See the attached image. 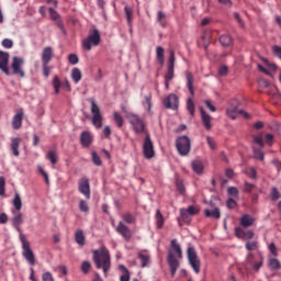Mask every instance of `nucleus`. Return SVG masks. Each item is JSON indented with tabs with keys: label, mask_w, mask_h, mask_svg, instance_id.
<instances>
[{
	"label": "nucleus",
	"mask_w": 281,
	"mask_h": 281,
	"mask_svg": "<svg viewBox=\"0 0 281 281\" xmlns=\"http://www.w3.org/2000/svg\"><path fill=\"white\" fill-rule=\"evenodd\" d=\"M127 25L132 26L133 23V10L130 7L124 8Z\"/></svg>",
	"instance_id": "obj_41"
},
{
	"label": "nucleus",
	"mask_w": 281,
	"mask_h": 281,
	"mask_svg": "<svg viewBox=\"0 0 281 281\" xmlns=\"http://www.w3.org/2000/svg\"><path fill=\"white\" fill-rule=\"evenodd\" d=\"M175 61H176V57H175V50L171 49L169 50V58H168V71L165 76V80L167 81H171L173 78V74H175Z\"/></svg>",
	"instance_id": "obj_13"
},
{
	"label": "nucleus",
	"mask_w": 281,
	"mask_h": 281,
	"mask_svg": "<svg viewBox=\"0 0 281 281\" xmlns=\"http://www.w3.org/2000/svg\"><path fill=\"white\" fill-rule=\"evenodd\" d=\"M113 120L119 128H122L124 125V119L119 112L113 113Z\"/></svg>",
	"instance_id": "obj_38"
},
{
	"label": "nucleus",
	"mask_w": 281,
	"mask_h": 281,
	"mask_svg": "<svg viewBox=\"0 0 281 281\" xmlns=\"http://www.w3.org/2000/svg\"><path fill=\"white\" fill-rule=\"evenodd\" d=\"M89 210H90V207L87 204V202L85 200H80L79 201V211L87 213V212H89Z\"/></svg>",
	"instance_id": "obj_48"
},
{
	"label": "nucleus",
	"mask_w": 281,
	"mask_h": 281,
	"mask_svg": "<svg viewBox=\"0 0 281 281\" xmlns=\"http://www.w3.org/2000/svg\"><path fill=\"white\" fill-rule=\"evenodd\" d=\"M200 116L202 117L204 128L206 131H210L212 128V124H211L212 116L207 114V112H205L203 108H200Z\"/></svg>",
	"instance_id": "obj_23"
},
{
	"label": "nucleus",
	"mask_w": 281,
	"mask_h": 281,
	"mask_svg": "<svg viewBox=\"0 0 281 281\" xmlns=\"http://www.w3.org/2000/svg\"><path fill=\"white\" fill-rule=\"evenodd\" d=\"M53 86H54V89H55V93L59 94L60 88H61V81H60L58 76L54 77Z\"/></svg>",
	"instance_id": "obj_42"
},
{
	"label": "nucleus",
	"mask_w": 281,
	"mask_h": 281,
	"mask_svg": "<svg viewBox=\"0 0 281 281\" xmlns=\"http://www.w3.org/2000/svg\"><path fill=\"white\" fill-rule=\"evenodd\" d=\"M14 43L11 38H4L2 41V46L7 49H11L13 47Z\"/></svg>",
	"instance_id": "obj_53"
},
{
	"label": "nucleus",
	"mask_w": 281,
	"mask_h": 281,
	"mask_svg": "<svg viewBox=\"0 0 281 281\" xmlns=\"http://www.w3.org/2000/svg\"><path fill=\"white\" fill-rule=\"evenodd\" d=\"M218 42L223 47H229L233 43V38L229 35H222L218 37Z\"/></svg>",
	"instance_id": "obj_32"
},
{
	"label": "nucleus",
	"mask_w": 281,
	"mask_h": 281,
	"mask_svg": "<svg viewBox=\"0 0 281 281\" xmlns=\"http://www.w3.org/2000/svg\"><path fill=\"white\" fill-rule=\"evenodd\" d=\"M20 243H22L23 248V257L27 261L29 265L35 266L36 260L33 250L31 249V243L26 240V237L24 234H20L19 236Z\"/></svg>",
	"instance_id": "obj_3"
},
{
	"label": "nucleus",
	"mask_w": 281,
	"mask_h": 281,
	"mask_svg": "<svg viewBox=\"0 0 281 281\" xmlns=\"http://www.w3.org/2000/svg\"><path fill=\"white\" fill-rule=\"evenodd\" d=\"M22 139L20 137H13L11 138L10 149L14 157H20V146H21Z\"/></svg>",
	"instance_id": "obj_19"
},
{
	"label": "nucleus",
	"mask_w": 281,
	"mask_h": 281,
	"mask_svg": "<svg viewBox=\"0 0 281 281\" xmlns=\"http://www.w3.org/2000/svg\"><path fill=\"white\" fill-rule=\"evenodd\" d=\"M23 117H24V113L23 112H18L13 116V120L11 121V125L13 126L14 131H19V130L22 128Z\"/></svg>",
	"instance_id": "obj_20"
},
{
	"label": "nucleus",
	"mask_w": 281,
	"mask_h": 281,
	"mask_svg": "<svg viewBox=\"0 0 281 281\" xmlns=\"http://www.w3.org/2000/svg\"><path fill=\"white\" fill-rule=\"evenodd\" d=\"M23 67H24L23 57L14 56L11 59V69L13 70L14 76H18L19 78H25V72Z\"/></svg>",
	"instance_id": "obj_9"
},
{
	"label": "nucleus",
	"mask_w": 281,
	"mask_h": 281,
	"mask_svg": "<svg viewBox=\"0 0 281 281\" xmlns=\"http://www.w3.org/2000/svg\"><path fill=\"white\" fill-rule=\"evenodd\" d=\"M90 101V112L93 114L92 116V124L97 130H100L102 127V114L100 111V106L98 103H95L94 99L89 100Z\"/></svg>",
	"instance_id": "obj_7"
},
{
	"label": "nucleus",
	"mask_w": 281,
	"mask_h": 281,
	"mask_svg": "<svg viewBox=\"0 0 281 281\" xmlns=\"http://www.w3.org/2000/svg\"><path fill=\"white\" fill-rule=\"evenodd\" d=\"M193 83H194V77H193L192 72H187V87H188L190 95H194Z\"/></svg>",
	"instance_id": "obj_25"
},
{
	"label": "nucleus",
	"mask_w": 281,
	"mask_h": 281,
	"mask_svg": "<svg viewBox=\"0 0 281 281\" xmlns=\"http://www.w3.org/2000/svg\"><path fill=\"white\" fill-rule=\"evenodd\" d=\"M255 223V218L251 215H243L241 218H239V224L244 227V228H249L254 225Z\"/></svg>",
	"instance_id": "obj_24"
},
{
	"label": "nucleus",
	"mask_w": 281,
	"mask_h": 281,
	"mask_svg": "<svg viewBox=\"0 0 281 281\" xmlns=\"http://www.w3.org/2000/svg\"><path fill=\"white\" fill-rule=\"evenodd\" d=\"M4 186H5V179L4 177H0V195H3L5 192Z\"/></svg>",
	"instance_id": "obj_62"
},
{
	"label": "nucleus",
	"mask_w": 281,
	"mask_h": 281,
	"mask_svg": "<svg viewBox=\"0 0 281 281\" xmlns=\"http://www.w3.org/2000/svg\"><path fill=\"white\" fill-rule=\"evenodd\" d=\"M143 153L146 159H153L155 155L154 144L151 142L150 135L147 134L143 145Z\"/></svg>",
	"instance_id": "obj_12"
},
{
	"label": "nucleus",
	"mask_w": 281,
	"mask_h": 281,
	"mask_svg": "<svg viewBox=\"0 0 281 281\" xmlns=\"http://www.w3.org/2000/svg\"><path fill=\"white\" fill-rule=\"evenodd\" d=\"M254 142L261 148L265 147V143H263V136L262 134H258L254 136Z\"/></svg>",
	"instance_id": "obj_46"
},
{
	"label": "nucleus",
	"mask_w": 281,
	"mask_h": 281,
	"mask_svg": "<svg viewBox=\"0 0 281 281\" xmlns=\"http://www.w3.org/2000/svg\"><path fill=\"white\" fill-rule=\"evenodd\" d=\"M54 58V50L50 46H46L43 50V54L41 55V60L43 61V65H49V63Z\"/></svg>",
	"instance_id": "obj_18"
},
{
	"label": "nucleus",
	"mask_w": 281,
	"mask_h": 281,
	"mask_svg": "<svg viewBox=\"0 0 281 281\" xmlns=\"http://www.w3.org/2000/svg\"><path fill=\"white\" fill-rule=\"evenodd\" d=\"M71 78L75 83H79L82 78L81 70L79 68H74L71 72Z\"/></svg>",
	"instance_id": "obj_37"
},
{
	"label": "nucleus",
	"mask_w": 281,
	"mask_h": 281,
	"mask_svg": "<svg viewBox=\"0 0 281 281\" xmlns=\"http://www.w3.org/2000/svg\"><path fill=\"white\" fill-rule=\"evenodd\" d=\"M115 231L121 237H123L127 241H130L133 237L131 228L126 226L123 222H119Z\"/></svg>",
	"instance_id": "obj_14"
},
{
	"label": "nucleus",
	"mask_w": 281,
	"mask_h": 281,
	"mask_svg": "<svg viewBox=\"0 0 281 281\" xmlns=\"http://www.w3.org/2000/svg\"><path fill=\"white\" fill-rule=\"evenodd\" d=\"M204 213H205V216H206V217H212V218H214V220H220V218H221V211H220L218 207H215V209H213V210L206 209V210L204 211Z\"/></svg>",
	"instance_id": "obj_26"
},
{
	"label": "nucleus",
	"mask_w": 281,
	"mask_h": 281,
	"mask_svg": "<svg viewBox=\"0 0 281 281\" xmlns=\"http://www.w3.org/2000/svg\"><path fill=\"white\" fill-rule=\"evenodd\" d=\"M187 257L189 265L192 267L194 273L199 274L201 272V260L193 247H188Z\"/></svg>",
	"instance_id": "obj_6"
},
{
	"label": "nucleus",
	"mask_w": 281,
	"mask_h": 281,
	"mask_svg": "<svg viewBox=\"0 0 281 281\" xmlns=\"http://www.w3.org/2000/svg\"><path fill=\"white\" fill-rule=\"evenodd\" d=\"M269 269L272 271H278L281 269V263L279 259L270 258L269 259Z\"/></svg>",
	"instance_id": "obj_33"
},
{
	"label": "nucleus",
	"mask_w": 281,
	"mask_h": 281,
	"mask_svg": "<svg viewBox=\"0 0 281 281\" xmlns=\"http://www.w3.org/2000/svg\"><path fill=\"white\" fill-rule=\"evenodd\" d=\"M254 157L259 160H263L265 153L261 149L255 148L254 149Z\"/></svg>",
	"instance_id": "obj_50"
},
{
	"label": "nucleus",
	"mask_w": 281,
	"mask_h": 281,
	"mask_svg": "<svg viewBox=\"0 0 281 281\" xmlns=\"http://www.w3.org/2000/svg\"><path fill=\"white\" fill-rule=\"evenodd\" d=\"M14 217L12 220L13 222V226L15 228H20V225L23 224L24 220H23V214L22 213H16L15 211H13Z\"/></svg>",
	"instance_id": "obj_30"
},
{
	"label": "nucleus",
	"mask_w": 281,
	"mask_h": 281,
	"mask_svg": "<svg viewBox=\"0 0 281 281\" xmlns=\"http://www.w3.org/2000/svg\"><path fill=\"white\" fill-rule=\"evenodd\" d=\"M48 12H49V16H50V19H53V21L60 20V14L57 11H55L53 8H49Z\"/></svg>",
	"instance_id": "obj_47"
},
{
	"label": "nucleus",
	"mask_w": 281,
	"mask_h": 281,
	"mask_svg": "<svg viewBox=\"0 0 281 281\" xmlns=\"http://www.w3.org/2000/svg\"><path fill=\"white\" fill-rule=\"evenodd\" d=\"M183 258L182 248L177 239L171 240V248L168 249L167 263L169 270L171 271V277L173 278L177 270L180 268V259Z\"/></svg>",
	"instance_id": "obj_1"
},
{
	"label": "nucleus",
	"mask_w": 281,
	"mask_h": 281,
	"mask_svg": "<svg viewBox=\"0 0 281 281\" xmlns=\"http://www.w3.org/2000/svg\"><path fill=\"white\" fill-rule=\"evenodd\" d=\"M164 53H165L164 47H161V46L156 47V56H157V60L160 65H164V63H165Z\"/></svg>",
	"instance_id": "obj_35"
},
{
	"label": "nucleus",
	"mask_w": 281,
	"mask_h": 281,
	"mask_svg": "<svg viewBox=\"0 0 281 281\" xmlns=\"http://www.w3.org/2000/svg\"><path fill=\"white\" fill-rule=\"evenodd\" d=\"M155 218H156L157 228L161 229L164 227L165 221H164V216H162L160 210L156 211Z\"/></svg>",
	"instance_id": "obj_34"
},
{
	"label": "nucleus",
	"mask_w": 281,
	"mask_h": 281,
	"mask_svg": "<svg viewBox=\"0 0 281 281\" xmlns=\"http://www.w3.org/2000/svg\"><path fill=\"white\" fill-rule=\"evenodd\" d=\"M166 19V14L162 11H158L157 13V21L159 22L160 25L165 27L166 22L164 21Z\"/></svg>",
	"instance_id": "obj_52"
},
{
	"label": "nucleus",
	"mask_w": 281,
	"mask_h": 281,
	"mask_svg": "<svg viewBox=\"0 0 281 281\" xmlns=\"http://www.w3.org/2000/svg\"><path fill=\"white\" fill-rule=\"evenodd\" d=\"M176 187H177V191L179 192V194L184 193L186 189H184L182 180H176Z\"/></svg>",
	"instance_id": "obj_51"
},
{
	"label": "nucleus",
	"mask_w": 281,
	"mask_h": 281,
	"mask_svg": "<svg viewBox=\"0 0 281 281\" xmlns=\"http://www.w3.org/2000/svg\"><path fill=\"white\" fill-rule=\"evenodd\" d=\"M164 105L166 109H177L179 106V97L175 93L169 94L166 99H164Z\"/></svg>",
	"instance_id": "obj_16"
},
{
	"label": "nucleus",
	"mask_w": 281,
	"mask_h": 281,
	"mask_svg": "<svg viewBox=\"0 0 281 281\" xmlns=\"http://www.w3.org/2000/svg\"><path fill=\"white\" fill-rule=\"evenodd\" d=\"M121 218L127 224H134L135 223V216L132 215L131 213H124L121 215Z\"/></svg>",
	"instance_id": "obj_43"
},
{
	"label": "nucleus",
	"mask_w": 281,
	"mask_h": 281,
	"mask_svg": "<svg viewBox=\"0 0 281 281\" xmlns=\"http://www.w3.org/2000/svg\"><path fill=\"white\" fill-rule=\"evenodd\" d=\"M43 281H54V278L50 272H45L43 274Z\"/></svg>",
	"instance_id": "obj_63"
},
{
	"label": "nucleus",
	"mask_w": 281,
	"mask_h": 281,
	"mask_svg": "<svg viewBox=\"0 0 281 281\" xmlns=\"http://www.w3.org/2000/svg\"><path fill=\"white\" fill-rule=\"evenodd\" d=\"M92 134L90 132L85 131L83 133L80 134V144L85 148H89L91 143H92Z\"/></svg>",
	"instance_id": "obj_22"
},
{
	"label": "nucleus",
	"mask_w": 281,
	"mask_h": 281,
	"mask_svg": "<svg viewBox=\"0 0 281 281\" xmlns=\"http://www.w3.org/2000/svg\"><path fill=\"white\" fill-rule=\"evenodd\" d=\"M227 193L231 195V196H238L239 194V191L238 189L234 188V187H231L227 189Z\"/></svg>",
	"instance_id": "obj_61"
},
{
	"label": "nucleus",
	"mask_w": 281,
	"mask_h": 281,
	"mask_svg": "<svg viewBox=\"0 0 281 281\" xmlns=\"http://www.w3.org/2000/svg\"><path fill=\"white\" fill-rule=\"evenodd\" d=\"M247 177L251 178V179H256L258 177V172L254 169V168H249L246 171Z\"/></svg>",
	"instance_id": "obj_57"
},
{
	"label": "nucleus",
	"mask_w": 281,
	"mask_h": 281,
	"mask_svg": "<svg viewBox=\"0 0 281 281\" xmlns=\"http://www.w3.org/2000/svg\"><path fill=\"white\" fill-rule=\"evenodd\" d=\"M78 191L85 195L86 200L91 199V187L89 178L83 177L78 181Z\"/></svg>",
	"instance_id": "obj_10"
},
{
	"label": "nucleus",
	"mask_w": 281,
	"mask_h": 281,
	"mask_svg": "<svg viewBox=\"0 0 281 281\" xmlns=\"http://www.w3.org/2000/svg\"><path fill=\"white\" fill-rule=\"evenodd\" d=\"M68 60L72 65H78L79 64V56L75 54L68 55Z\"/></svg>",
	"instance_id": "obj_55"
},
{
	"label": "nucleus",
	"mask_w": 281,
	"mask_h": 281,
	"mask_svg": "<svg viewBox=\"0 0 281 281\" xmlns=\"http://www.w3.org/2000/svg\"><path fill=\"white\" fill-rule=\"evenodd\" d=\"M93 262L99 270H103L104 276L109 273L111 269V255L110 250L104 246L100 247L98 250H93Z\"/></svg>",
	"instance_id": "obj_2"
},
{
	"label": "nucleus",
	"mask_w": 281,
	"mask_h": 281,
	"mask_svg": "<svg viewBox=\"0 0 281 281\" xmlns=\"http://www.w3.org/2000/svg\"><path fill=\"white\" fill-rule=\"evenodd\" d=\"M273 53L279 59H281V46H273Z\"/></svg>",
	"instance_id": "obj_64"
},
{
	"label": "nucleus",
	"mask_w": 281,
	"mask_h": 281,
	"mask_svg": "<svg viewBox=\"0 0 281 281\" xmlns=\"http://www.w3.org/2000/svg\"><path fill=\"white\" fill-rule=\"evenodd\" d=\"M138 259L140 261V267H148L150 263V256L146 252H138Z\"/></svg>",
	"instance_id": "obj_27"
},
{
	"label": "nucleus",
	"mask_w": 281,
	"mask_h": 281,
	"mask_svg": "<svg viewBox=\"0 0 281 281\" xmlns=\"http://www.w3.org/2000/svg\"><path fill=\"white\" fill-rule=\"evenodd\" d=\"M235 235H236L237 238H241V239L248 240V239H252L254 238L255 233L251 232V231L245 232L241 227H237L235 229Z\"/></svg>",
	"instance_id": "obj_21"
},
{
	"label": "nucleus",
	"mask_w": 281,
	"mask_h": 281,
	"mask_svg": "<svg viewBox=\"0 0 281 281\" xmlns=\"http://www.w3.org/2000/svg\"><path fill=\"white\" fill-rule=\"evenodd\" d=\"M180 218H182V221H184L186 223H190L191 222V217L190 216H195L200 213V209L199 206H193L190 205L188 206V209H180Z\"/></svg>",
	"instance_id": "obj_11"
},
{
	"label": "nucleus",
	"mask_w": 281,
	"mask_h": 281,
	"mask_svg": "<svg viewBox=\"0 0 281 281\" xmlns=\"http://www.w3.org/2000/svg\"><path fill=\"white\" fill-rule=\"evenodd\" d=\"M46 159H48L49 162L55 166L56 164H58V151L56 149L49 150L46 154Z\"/></svg>",
	"instance_id": "obj_28"
},
{
	"label": "nucleus",
	"mask_w": 281,
	"mask_h": 281,
	"mask_svg": "<svg viewBox=\"0 0 281 281\" xmlns=\"http://www.w3.org/2000/svg\"><path fill=\"white\" fill-rule=\"evenodd\" d=\"M91 269V263L89 261H83V263H81V271H83V273H89Z\"/></svg>",
	"instance_id": "obj_59"
},
{
	"label": "nucleus",
	"mask_w": 281,
	"mask_h": 281,
	"mask_svg": "<svg viewBox=\"0 0 281 281\" xmlns=\"http://www.w3.org/2000/svg\"><path fill=\"white\" fill-rule=\"evenodd\" d=\"M130 124L133 125V128L136 134L144 133L145 131V124L144 121L140 119V116L134 114V113H127L126 116Z\"/></svg>",
	"instance_id": "obj_8"
},
{
	"label": "nucleus",
	"mask_w": 281,
	"mask_h": 281,
	"mask_svg": "<svg viewBox=\"0 0 281 281\" xmlns=\"http://www.w3.org/2000/svg\"><path fill=\"white\" fill-rule=\"evenodd\" d=\"M245 248L248 250V251H255L256 249H258V243L257 241H247L245 244Z\"/></svg>",
	"instance_id": "obj_45"
},
{
	"label": "nucleus",
	"mask_w": 281,
	"mask_h": 281,
	"mask_svg": "<svg viewBox=\"0 0 281 281\" xmlns=\"http://www.w3.org/2000/svg\"><path fill=\"white\" fill-rule=\"evenodd\" d=\"M119 270L124 271V274L120 277V281H130L131 280L130 271L127 268H125L123 265H120Z\"/></svg>",
	"instance_id": "obj_36"
},
{
	"label": "nucleus",
	"mask_w": 281,
	"mask_h": 281,
	"mask_svg": "<svg viewBox=\"0 0 281 281\" xmlns=\"http://www.w3.org/2000/svg\"><path fill=\"white\" fill-rule=\"evenodd\" d=\"M75 241L80 246L83 247L86 243V237L83 235L82 229H78L75 234Z\"/></svg>",
	"instance_id": "obj_29"
},
{
	"label": "nucleus",
	"mask_w": 281,
	"mask_h": 281,
	"mask_svg": "<svg viewBox=\"0 0 281 281\" xmlns=\"http://www.w3.org/2000/svg\"><path fill=\"white\" fill-rule=\"evenodd\" d=\"M194 108L195 106H194L193 100L191 98H189L187 100V110H188L189 114L192 115V116L194 115V112H195Z\"/></svg>",
	"instance_id": "obj_44"
},
{
	"label": "nucleus",
	"mask_w": 281,
	"mask_h": 281,
	"mask_svg": "<svg viewBox=\"0 0 281 281\" xmlns=\"http://www.w3.org/2000/svg\"><path fill=\"white\" fill-rule=\"evenodd\" d=\"M101 43V35L98 29H93V32L88 35L82 42L83 48L87 52H90L93 46H99Z\"/></svg>",
	"instance_id": "obj_5"
},
{
	"label": "nucleus",
	"mask_w": 281,
	"mask_h": 281,
	"mask_svg": "<svg viewBox=\"0 0 281 281\" xmlns=\"http://www.w3.org/2000/svg\"><path fill=\"white\" fill-rule=\"evenodd\" d=\"M192 168L195 173L201 175L204 168L203 162H201L200 160H194L192 162Z\"/></svg>",
	"instance_id": "obj_39"
},
{
	"label": "nucleus",
	"mask_w": 281,
	"mask_h": 281,
	"mask_svg": "<svg viewBox=\"0 0 281 281\" xmlns=\"http://www.w3.org/2000/svg\"><path fill=\"white\" fill-rule=\"evenodd\" d=\"M280 199H281V193H280L279 189H277V188L270 189V200L272 202H276Z\"/></svg>",
	"instance_id": "obj_40"
},
{
	"label": "nucleus",
	"mask_w": 281,
	"mask_h": 281,
	"mask_svg": "<svg viewBox=\"0 0 281 281\" xmlns=\"http://www.w3.org/2000/svg\"><path fill=\"white\" fill-rule=\"evenodd\" d=\"M226 113L231 120H236V117H238V114L244 115L245 119H249V114L239 108H227Z\"/></svg>",
	"instance_id": "obj_17"
},
{
	"label": "nucleus",
	"mask_w": 281,
	"mask_h": 281,
	"mask_svg": "<svg viewBox=\"0 0 281 281\" xmlns=\"http://www.w3.org/2000/svg\"><path fill=\"white\" fill-rule=\"evenodd\" d=\"M38 172L41 176L44 177L46 186H49L50 184L49 176L46 173V171H44L42 167H38Z\"/></svg>",
	"instance_id": "obj_54"
},
{
	"label": "nucleus",
	"mask_w": 281,
	"mask_h": 281,
	"mask_svg": "<svg viewBox=\"0 0 281 281\" xmlns=\"http://www.w3.org/2000/svg\"><path fill=\"white\" fill-rule=\"evenodd\" d=\"M92 160L97 167H101L102 160H101L100 156L98 155V153H95V151L92 153Z\"/></svg>",
	"instance_id": "obj_49"
},
{
	"label": "nucleus",
	"mask_w": 281,
	"mask_h": 281,
	"mask_svg": "<svg viewBox=\"0 0 281 281\" xmlns=\"http://www.w3.org/2000/svg\"><path fill=\"white\" fill-rule=\"evenodd\" d=\"M273 139H274V136L273 134H266L265 136V140H266V144L271 147L273 145Z\"/></svg>",
	"instance_id": "obj_58"
},
{
	"label": "nucleus",
	"mask_w": 281,
	"mask_h": 281,
	"mask_svg": "<svg viewBox=\"0 0 281 281\" xmlns=\"http://www.w3.org/2000/svg\"><path fill=\"white\" fill-rule=\"evenodd\" d=\"M176 148L180 156L186 157L190 154L191 150V140L189 136L183 135L177 138Z\"/></svg>",
	"instance_id": "obj_4"
},
{
	"label": "nucleus",
	"mask_w": 281,
	"mask_h": 281,
	"mask_svg": "<svg viewBox=\"0 0 281 281\" xmlns=\"http://www.w3.org/2000/svg\"><path fill=\"white\" fill-rule=\"evenodd\" d=\"M268 248L272 256L274 257L279 256L278 248L276 247L274 243H270Z\"/></svg>",
	"instance_id": "obj_56"
},
{
	"label": "nucleus",
	"mask_w": 281,
	"mask_h": 281,
	"mask_svg": "<svg viewBox=\"0 0 281 281\" xmlns=\"http://www.w3.org/2000/svg\"><path fill=\"white\" fill-rule=\"evenodd\" d=\"M227 209L229 210H234L237 205V203L235 202L234 199L229 198L226 202Z\"/></svg>",
	"instance_id": "obj_60"
},
{
	"label": "nucleus",
	"mask_w": 281,
	"mask_h": 281,
	"mask_svg": "<svg viewBox=\"0 0 281 281\" xmlns=\"http://www.w3.org/2000/svg\"><path fill=\"white\" fill-rule=\"evenodd\" d=\"M10 61V54L0 50V70L4 72L5 76H10V67L8 66Z\"/></svg>",
	"instance_id": "obj_15"
},
{
	"label": "nucleus",
	"mask_w": 281,
	"mask_h": 281,
	"mask_svg": "<svg viewBox=\"0 0 281 281\" xmlns=\"http://www.w3.org/2000/svg\"><path fill=\"white\" fill-rule=\"evenodd\" d=\"M13 206L15 207L16 212H21V210L23 207V202H22L20 193L14 194Z\"/></svg>",
	"instance_id": "obj_31"
}]
</instances>
